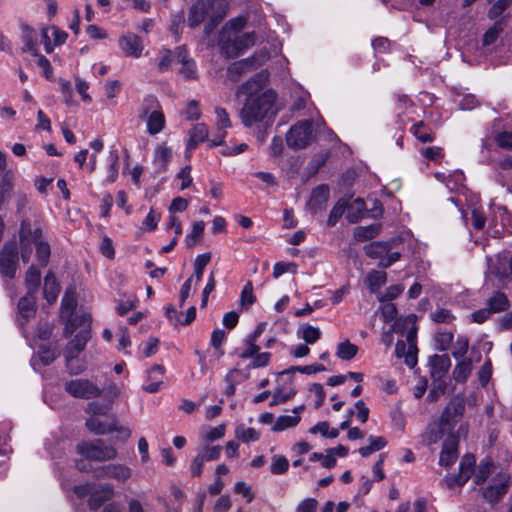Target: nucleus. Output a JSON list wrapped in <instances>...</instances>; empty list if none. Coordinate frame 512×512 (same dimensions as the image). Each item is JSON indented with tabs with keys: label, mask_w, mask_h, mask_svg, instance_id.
Listing matches in <instances>:
<instances>
[{
	"label": "nucleus",
	"mask_w": 512,
	"mask_h": 512,
	"mask_svg": "<svg viewBox=\"0 0 512 512\" xmlns=\"http://www.w3.org/2000/svg\"><path fill=\"white\" fill-rule=\"evenodd\" d=\"M416 337H417V327L413 325L406 333V341L408 344V351L406 355V365L410 368H413L417 364V345H416Z\"/></svg>",
	"instance_id": "nucleus-18"
},
{
	"label": "nucleus",
	"mask_w": 512,
	"mask_h": 512,
	"mask_svg": "<svg viewBox=\"0 0 512 512\" xmlns=\"http://www.w3.org/2000/svg\"><path fill=\"white\" fill-rule=\"evenodd\" d=\"M430 375L432 379H444L445 374L448 372L451 361L447 354L433 355L429 360Z\"/></svg>",
	"instance_id": "nucleus-17"
},
{
	"label": "nucleus",
	"mask_w": 512,
	"mask_h": 512,
	"mask_svg": "<svg viewBox=\"0 0 512 512\" xmlns=\"http://www.w3.org/2000/svg\"><path fill=\"white\" fill-rule=\"evenodd\" d=\"M400 241V239L373 241L364 246V252L371 259H379L378 266L385 269L401 258L400 252L392 251L394 245Z\"/></svg>",
	"instance_id": "nucleus-3"
},
{
	"label": "nucleus",
	"mask_w": 512,
	"mask_h": 512,
	"mask_svg": "<svg viewBox=\"0 0 512 512\" xmlns=\"http://www.w3.org/2000/svg\"><path fill=\"white\" fill-rule=\"evenodd\" d=\"M21 29L23 32L22 39L24 43L22 50L24 52H30L34 56H38L37 41L34 38V29L27 24H22Z\"/></svg>",
	"instance_id": "nucleus-24"
},
{
	"label": "nucleus",
	"mask_w": 512,
	"mask_h": 512,
	"mask_svg": "<svg viewBox=\"0 0 512 512\" xmlns=\"http://www.w3.org/2000/svg\"><path fill=\"white\" fill-rule=\"evenodd\" d=\"M119 47L127 57L139 58L144 49L142 39L131 32H127L120 36Z\"/></svg>",
	"instance_id": "nucleus-11"
},
{
	"label": "nucleus",
	"mask_w": 512,
	"mask_h": 512,
	"mask_svg": "<svg viewBox=\"0 0 512 512\" xmlns=\"http://www.w3.org/2000/svg\"><path fill=\"white\" fill-rule=\"evenodd\" d=\"M205 224L203 221H197L193 224L192 230L186 235L185 242L187 247H193L202 236Z\"/></svg>",
	"instance_id": "nucleus-47"
},
{
	"label": "nucleus",
	"mask_w": 512,
	"mask_h": 512,
	"mask_svg": "<svg viewBox=\"0 0 512 512\" xmlns=\"http://www.w3.org/2000/svg\"><path fill=\"white\" fill-rule=\"evenodd\" d=\"M208 128L204 123L194 125L189 132V140L186 146L187 151L194 150L199 143L207 140Z\"/></svg>",
	"instance_id": "nucleus-19"
},
{
	"label": "nucleus",
	"mask_w": 512,
	"mask_h": 512,
	"mask_svg": "<svg viewBox=\"0 0 512 512\" xmlns=\"http://www.w3.org/2000/svg\"><path fill=\"white\" fill-rule=\"evenodd\" d=\"M411 132L422 143H431L434 141V135L423 121L414 124L411 127Z\"/></svg>",
	"instance_id": "nucleus-36"
},
{
	"label": "nucleus",
	"mask_w": 512,
	"mask_h": 512,
	"mask_svg": "<svg viewBox=\"0 0 512 512\" xmlns=\"http://www.w3.org/2000/svg\"><path fill=\"white\" fill-rule=\"evenodd\" d=\"M161 214L154 209H151L142 223V229L153 231L157 228L160 221Z\"/></svg>",
	"instance_id": "nucleus-58"
},
{
	"label": "nucleus",
	"mask_w": 512,
	"mask_h": 512,
	"mask_svg": "<svg viewBox=\"0 0 512 512\" xmlns=\"http://www.w3.org/2000/svg\"><path fill=\"white\" fill-rule=\"evenodd\" d=\"M89 338L90 331L88 329L81 330L75 335L65 349V358L67 362L78 357V355L85 349Z\"/></svg>",
	"instance_id": "nucleus-15"
},
{
	"label": "nucleus",
	"mask_w": 512,
	"mask_h": 512,
	"mask_svg": "<svg viewBox=\"0 0 512 512\" xmlns=\"http://www.w3.org/2000/svg\"><path fill=\"white\" fill-rule=\"evenodd\" d=\"M256 301L255 296L253 295V285L249 281L246 283V285L243 287L241 292V305L248 309L251 305L254 304Z\"/></svg>",
	"instance_id": "nucleus-57"
},
{
	"label": "nucleus",
	"mask_w": 512,
	"mask_h": 512,
	"mask_svg": "<svg viewBox=\"0 0 512 512\" xmlns=\"http://www.w3.org/2000/svg\"><path fill=\"white\" fill-rule=\"evenodd\" d=\"M447 384L444 379H433V387L427 395V400L430 402L437 401L442 395L445 394Z\"/></svg>",
	"instance_id": "nucleus-45"
},
{
	"label": "nucleus",
	"mask_w": 512,
	"mask_h": 512,
	"mask_svg": "<svg viewBox=\"0 0 512 512\" xmlns=\"http://www.w3.org/2000/svg\"><path fill=\"white\" fill-rule=\"evenodd\" d=\"M36 245V257L41 266H46L49 262L51 250L50 245L46 242H39Z\"/></svg>",
	"instance_id": "nucleus-48"
},
{
	"label": "nucleus",
	"mask_w": 512,
	"mask_h": 512,
	"mask_svg": "<svg viewBox=\"0 0 512 512\" xmlns=\"http://www.w3.org/2000/svg\"><path fill=\"white\" fill-rule=\"evenodd\" d=\"M13 185L8 177H4L0 183V210L9 201Z\"/></svg>",
	"instance_id": "nucleus-55"
},
{
	"label": "nucleus",
	"mask_w": 512,
	"mask_h": 512,
	"mask_svg": "<svg viewBox=\"0 0 512 512\" xmlns=\"http://www.w3.org/2000/svg\"><path fill=\"white\" fill-rule=\"evenodd\" d=\"M491 466L492 463L490 461H481L474 478L476 484H482L486 481L490 475Z\"/></svg>",
	"instance_id": "nucleus-59"
},
{
	"label": "nucleus",
	"mask_w": 512,
	"mask_h": 512,
	"mask_svg": "<svg viewBox=\"0 0 512 512\" xmlns=\"http://www.w3.org/2000/svg\"><path fill=\"white\" fill-rule=\"evenodd\" d=\"M329 198V187L325 184L319 185L313 189L309 200V205L313 210H321L325 207Z\"/></svg>",
	"instance_id": "nucleus-20"
},
{
	"label": "nucleus",
	"mask_w": 512,
	"mask_h": 512,
	"mask_svg": "<svg viewBox=\"0 0 512 512\" xmlns=\"http://www.w3.org/2000/svg\"><path fill=\"white\" fill-rule=\"evenodd\" d=\"M508 477L493 479L491 483L483 489V498L491 503H498L508 491Z\"/></svg>",
	"instance_id": "nucleus-12"
},
{
	"label": "nucleus",
	"mask_w": 512,
	"mask_h": 512,
	"mask_svg": "<svg viewBox=\"0 0 512 512\" xmlns=\"http://www.w3.org/2000/svg\"><path fill=\"white\" fill-rule=\"evenodd\" d=\"M314 138L313 122L302 120L291 126L286 135V143L292 149H303L310 145Z\"/></svg>",
	"instance_id": "nucleus-4"
},
{
	"label": "nucleus",
	"mask_w": 512,
	"mask_h": 512,
	"mask_svg": "<svg viewBox=\"0 0 512 512\" xmlns=\"http://www.w3.org/2000/svg\"><path fill=\"white\" fill-rule=\"evenodd\" d=\"M60 292V286L53 272L49 271L44 278L43 293L48 303H54Z\"/></svg>",
	"instance_id": "nucleus-21"
},
{
	"label": "nucleus",
	"mask_w": 512,
	"mask_h": 512,
	"mask_svg": "<svg viewBox=\"0 0 512 512\" xmlns=\"http://www.w3.org/2000/svg\"><path fill=\"white\" fill-rule=\"evenodd\" d=\"M489 230L495 238L512 234V213L505 207H497L493 219L489 222Z\"/></svg>",
	"instance_id": "nucleus-9"
},
{
	"label": "nucleus",
	"mask_w": 512,
	"mask_h": 512,
	"mask_svg": "<svg viewBox=\"0 0 512 512\" xmlns=\"http://www.w3.org/2000/svg\"><path fill=\"white\" fill-rule=\"evenodd\" d=\"M380 231L381 226L378 224L358 226L354 229L353 236L356 241L363 242L377 237Z\"/></svg>",
	"instance_id": "nucleus-25"
},
{
	"label": "nucleus",
	"mask_w": 512,
	"mask_h": 512,
	"mask_svg": "<svg viewBox=\"0 0 512 512\" xmlns=\"http://www.w3.org/2000/svg\"><path fill=\"white\" fill-rule=\"evenodd\" d=\"M65 391L75 398L91 399L101 395L102 390L88 379H75L65 383Z\"/></svg>",
	"instance_id": "nucleus-8"
},
{
	"label": "nucleus",
	"mask_w": 512,
	"mask_h": 512,
	"mask_svg": "<svg viewBox=\"0 0 512 512\" xmlns=\"http://www.w3.org/2000/svg\"><path fill=\"white\" fill-rule=\"evenodd\" d=\"M112 408V400L107 403H100L98 401L90 402L86 407V412L91 414L92 417L96 415H106Z\"/></svg>",
	"instance_id": "nucleus-46"
},
{
	"label": "nucleus",
	"mask_w": 512,
	"mask_h": 512,
	"mask_svg": "<svg viewBox=\"0 0 512 512\" xmlns=\"http://www.w3.org/2000/svg\"><path fill=\"white\" fill-rule=\"evenodd\" d=\"M431 319L435 323H451L455 319L452 311L446 308H439L431 313Z\"/></svg>",
	"instance_id": "nucleus-53"
},
{
	"label": "nucleus",
	"mask_w": 512,
	"mask_h": 512,
	"mask_svg": "<svg viewBox=\"0 0 512 512\" xmlns=\"http://www.w3.org/2000/svg\"><path fill=\"white\" fill-rule=\"evenodd\" d=\"M458 437L453 433H449L442 445L439 464L449 467L455 463L458 458Z\"/></svg>",
	"instance_id": "nucleus-13"
},
{
	"label": "nucleus",
	"mask_w": 512,
	"mask_h": 512,
	"mask_svg": "<svg viewBox=\"0 0 512 512\" xmlns=\"http://www.w3.org/2000/svg\"><path fill=\"white\" fill-rule=\"evenodd\" d=\"M504 19L497 20L483 35V45L489 46L493 44L503 32Z\"/></svg>",
	"instance_id": "nucleus-35"
},
{
	"label": "nucleus",
	"mask_w": 512,
	"mask_h": 512,
	"mask_svg": "<svg viewBox=\"0 0 512 512\" xmlns=\"http://www.w3.org/2000/svg\"><path fill=\"white\" fill-rule=\"evenodd\" d=\"M112 495V488L110 486L104 487L100 491H95L90 494L88 499V506L91 510L99 509Z\"/></svg>",
	"instance_id": "nucleus-28"
},
{
	"label": "nucleus",
	"mask_w": 512,
	"mask_h": 512,
	"mask_svg": "<svg viewBox=\"0 0 512 512\" xmlns=\"http://www.w3.org/2000/svg\"><path fill=\"white\" fill-rule=\"evenodd\" d=\"M108 476L120 482H124L131 477V469L122 464L107 465Z\"/></svg>",
	"instance_id": "nucleus-34"
},
{
	"label": "nucleus",
	"mask_w": 512,
	"mask_h": 512,
	"mask_svg": "<svg viewBox=\"0 0 512 512\" xmlns=\"http://www.w3.org/2000/svg\"><path fill=\"white\" fill-rule=\"evenodd\" d=\"M387 280V273L384 271L373 270L366 276V283L372 293H376Z\"/></svg>",
	"instance_id": "nucleus-31"
},
{
	"label": "nucleus",
	"mask_w": 512,
	"mask_h": 512,
	"mask_svg": "<svg viewBox=\"0 0 512 512\" xmlns=\"http://www.w3.org/2000/svg\"><path fill=\"white\" fill-rule=\"evenodd\" d=\"M220 49L222 54H224L228 58H235L243 52L239 47V44L237 43L235 37L233 39H221Z\"/></svg>",
	"instance_id": "nucleus-37"
},
{
	"label": "nucleus",
	"mask_w": 512,
	"mask_h": 512,
	"mask_svg": "<svg viewBox=\"0 0 512 512\" xmlns=\"http://www.w3.org/2000/svg\"><path fill=\"white\" fill-rule=\"evenodd\" d=\"M403 291V286L401 285H391L389 286L386 291L379 296L380 302H390L397 298Z\"/></svg>",
	"instance_id": "nucleus-62"
},
{
	"label": "nucleus",
	"mask_w": 512,
	"mask_h": 512,
	"mask_svg": "<svg viewBox=\"0 0 512 512\" xmlns=\"http://www.w3.org/2000/svg\"><path fill=\"white\" fill-rule=\"evenodd\" d=\"M172 156V150L169 147L159 145L154 151V162L159 169L165 170L167 164L171 161Z\"/></svg>",
	"instance_id": "nucleus-32"
},
{
	"label": "nucleus",
	"mask_w": 512,
	"mask_h": 512,
	"mask_svg": "<svg viewBox=\"0 0 512 512\" xmlns=\"http://www.w3.org/2000/svg\"><path fill=\"white\" fill-rule=\"evenodd\" d=\"M235 437L244 443H249L259 440L260 433L255 428H245L243 425H239L235 429Z\"/></svg>",
	"instance_id": "nucleus-39"
},
{
	"label": "nucleus",
	"mask_w": 512,
	"mask_h": 512,
	"mask_svg": "<svg viewBox=\"0 0 512 512\" xmlns=\"http://www.w3.org/2000/svg\"><path fill=\"white\" fill-rule=\"evenodd\" d=\"M18 313L25 320L28 321L35 316L36 305L34 294H26L20 298L18 302Z\"/></svg>",
	"instance_id": "nucleus-23"
},
{
	"label": "nucleus",
	"mask_w": 512,
	"mask_h": 512,
	"mask_svg": "<svg viewBox=\"0 0 512 512\" xmlns=\"http://www.w3.org/2000/svg\"><path fill=\"white\" fill-rule=\"evenodd\" d=\"M138 118L146 122L147 132L150 135L160 133L165 127V115L154 95H146L143 98L138 108Z\"/></svg>",
	"instance_id": "nucleus-2"
},
{
	"label": "nucleus",
	"mask_w": 512,
	"mask_h": 512,
	"mask_svg": "<svg viewBox=\"0 0 512 512\" xmlns=\"http://www.w3.org/2000/svg\"><path fill=\"white\" fill-rule=\"evenodd\" d=\"M329 155V151H322L320 153L315 154L312 157V159L305 168L307 178H310L317 174V172L326 164Z\"/></svg>",
	"instance_id": "nucleus-26"
},
{
	"label": "nucleus",
	"mask_w": 512,
	"mask_h": 512,
	"mask_svg": "<svg viewBox=\"0 0 512 512\" xmlns=\"http://www.w3.org/2000/svg\"><path fill=\"white\" fill-rule=\"evenodd\" d=\"M496 144L507 150H512V131H503L495 136Z\"/></svg>",
	"instance_id": "nucleus-63"
},
{
	"label": "nucleus",
	"mask_w": 512,
	"mask_h": 512,
	"mask_svg": "<svg viewBox=\"0 0 512 512\" xmlns=\"http://www.w3.org/2000/svg\"><path fill=\"white\" fill-rule=\"evenodd\" d=\"M475 467V457L471 454H466L462 457L459 464V473L467 475L470 479Z\"/></svg>",
	"instance_id": "nucleus-51"
},
{
	"label": "nucleus",
	"mask_w": 512,
	"mask_h": 512,
	"mask_svg": "<svg viewBox=\"0 0 512 512\" xmlns=\"http://www.w3.org/2000/svg\"><path fill=\"white\" fill-rule=\"evenodd\" d=\"M109 161L107 181L114 183L118 177L119 171V155L116 149L110 151Z\"/></svg>",
	"instance_id": "nucleus-44"
},
{
	"label": "nucleus",
	"mask_w": 512,
	"mask_h": 512,
	"mask_svg": "<svg viewBox=\"0 0 512 512\" xmlns=\"http://www.w3.org/2000/svg\"><path fill=\"white\" fill-rule=\"evenodd\" d=\"M221 450L222 447L220 445L206 446L199 452V455L204 458V461H214L220 457Z\"/></svg>",
	"instance_id": "nucleus-61"
},
{
	"label": "nucleus",
	"mask_w": 512,
	"mask_h": 512,
	"mask_svg": "<svg viewBox=\"0 0 512 512\" xmlns=\"http://www.w3.org/2000/svg\"><path fill=\"white\" fill-rule=\"evenodd\" d=\"M447 429H442L440 423L438 425H430L423 435L424 441L427 445L437 443L444 435Z\"/></svg>",
	"instance_id": "nucleus-42"
},
{
	"label": "nucleus",
	"mask_w": 512,
	"mask_h": 512,
	"mask_svg": "<svg viewBox=\"0 0 512 512\" xmlns=\"http://www.w3.org/2000/svg\"><path fill=\"white\" fill-rule=\"evenodd\" d=\"M345 208H346L345 203H343L341 201H338L333 206L332 210L330 211V214H329V217H328V220H327V225L330 226V227L335 226L336 223L338 222V220L344 214Z\"/></svg>",
	"instance_id": "nucleus-56"
},
{
	"label": "nucleus",
	"mask_w": 512,
	"mask_h": 512,
	"mask_svg": "<svg viewBox=\"0 0 512 512\" xmlns=\"http://www.w3.org/2000/svg\"><path fill=\"white\" fill-rule=\"evenodd\" d=\"M464 412L465 402L463 398L459 396L451 398L441 414L439 421L441 428L447 429L451 433L455 425L461 420Z\"/></svg>",
	"instance_id": "nucleus-6"
},
{
	"label": "nucleus",
	"mask_w": 512,
	"mask_h": 512,
	"mask_svg": "<svg viewBox=\"0 0 512 512\" xmlns=\"http://www.w3.org/2000/svg\"><path fill=\"white\" fill-rule=\"evenodd\" d=\"M271 359V353L269 352H263V353H257L253 358L251 363L247 366L248 369L253 368H261L266 367Z\"/></svg>",
	"instance_id": "nucleus-60"
},
{
	"label": "nucleus",
	"mask_w": 512,
	"mask_h": 512,
	"mask_svg": "<svg viewBox=\"0 0 512 512\" xmlns=\"http://www.w3.org/2000/svg\"><path fill=\"white\" fill-rule=\"evenodd\" d=\"M212 6L209 0H197L190 8L188 16V25L191 28L199 26L208 14Z\"/></svg>",
	"instance_id": "nucleus-16"
},
{
	"label": "nucleus",
	"mask_w": 512,
	"mask_h": 512,
	"mask_svg": "<svg viewBox=\"0 0 512 512\" xmlns=\"http://www.w3.org/2000/svg\"><path fill=\"white\" fill-rule=\"evenodd\" d=\"M176 61L181 64L179 69L180 75L185 79H196L197 68L193 59L189 58L188 52L184 46H179L175 49Z\"/></svg>",
	"instance_id": "nucleus-14"
},
{
	"label": "nucleus",
	"mask_w": 512,
	"mask_h": 512,
	"mask_svg": "<svg viewBox=\"0 0 512 512\" xmlns=\"http://www.w3.org/2000/svg\"><path fill=\"white\" fill-rule=\"evenodd\" d=\"M469 349V341L465 337H458L452 355L455 359H464Z\"/></svg>",
	"instance_id": "nucleus-54"
},
{
	"label": "nucleus",
	"mask_w": 512,
	"mask_h": 512,
	"mask_svg": "<svg viewBox=\"0 0 512 512\" xmlns=\"http://www.w3.org/2000/svg\"><path fill=\"white\" fill-rule=\"evenodd\" d=\"M211 260V253L207 252L204 254H200L196 257L194 261V274L193 277H195L197 282H200L202 280L203 272L205 270V267Z\"/></svg>",
	"instance_id": "nucleus-43"
},
{
	"label": "nucleus",
	"mask_w": 512,
	"mask_h": 512,
	"mask_svg": "<svg viewBox=\"0 0 512 512\" xmlns=\"http://www.w3.org/2000/svg\"><path fill=\"white\" fill-rule=\"evenodd\" d=\"M471 371L472 360L470 358H464L456 364L453 370V378L458 383H464L470 376Z\"/></svg>",
	"instance_id": "nucleus-27"
},
{
	"label": "nucleus",
	"mask_w": 512,
	"mask_h": 512,
	"mask_svg": "<svg viewBox=\"0 0 512 512\" xmlns=\"http://www.w3.org/2000/svg\"><path fill=\"white\" fill-rule=\"evenodd\" d=\"M298 337H301L307 344H314L321 337L319 328L314 327L308 323L300 325L297 331Z\"/></svg>",
	"instance_id": "nucleus-29"
},
{
	"label": "nucleus",
	"mask_w": 512,
	"mask_h": 512,
	"mask_svg": "<svg viewBox=\"0 0 512 512\" xmlns=\"http://www.w3.org/2000/svg\"><path fill=\"white\" fill-rule=\"evenodd\" d=\"M176 60L175 51L162 49L158 54L157 68L160 72H166L170 69L173 61Z\"/></svg>",
	"instance_id": "nucleus-41"
},
{
	"label": "nucleus",
	"mask_w": 512,
	"mask_h": 512,
	"mask_svg": "<svg viewBox=\"0 0 512 512\" xmlns=\"http://www.w3.org/2000/svg\"><path fill=\"white\" fill-rule=\"evenodd\" d=\"M491 7L488 10V18L495 20L511 5L512 0H487Z\"/></svg>",
	"instance_id": "nucleus-38"
},
{
	"label": "nucleus",
	"mask_w": 512,
	"mask_h": 512,
	"mask_svg": "<svg viewBox=\"0 0 512 512\" xmlns=\"http://www.w3.org/2000/svg\"><path fill=\"white\" fill-rule=\"evenodd\" d=\"M275 100L276 94L272 90L250 95L240 112L242 123L251 127L255 123L271 120L276 115Z\"/></svg>",
	"instance_id": "nucleus-1"
},
{
	"label": "nucleus",
	"mask_w": 512,
	"mask_h": 512,
	"mask_svg": "<svg viewBox=\"0 0 512 512\" xmlns=\"http://www.w3.org/2000/svg\"><path fill=\"white\" fill-rule=\"evenodd\" d=\"M358 347L348 340L341 342L337 347L336 356L342 360H351L357 354Z\"/></svg>",
	"instance_id": "nucleus-40"
},
{
	"label": "nucleus",
	"mask_w": 512,
	"mask_h": 512,
	"mask_svg": "<svg viewBox=\"0 0 512 512\" xmlns=\"http://www.w3.org/2000/svg\"><path fill=\"white\" fill-rule=\"evenodd\" d=\"M41 282V273L34 266H30L26 272L25 285L28 294H35L38 291Z\"/></svg>",
	"instance_id": "nucleus-30"
},
{
	"label": "nucleus",
	"mask_w": 512,
	"mask_h": 512,
	"mask_svg": "<svg viewBox=\"0 0 512 512\" xmlns=\"http://www.w3.org/2000/svg\"><path fill=\"white\" fill-rule=\"evenodd\" d=\"M487 307L494 313H500L508 310L510 302L504 292L496 291L487 299Z\"/></svg>",
	"instance_id": "nucleus-22"
},
{
	"label": "nucleus",
	"mask_w": 512,
	"mask_h": 512,
	"mask_svg": "<svg viewBox=\"0 0 512 512\" xmlns=\"http://www.w3.org/2000/svg\"><path fill=\"white\" fill-rule=\"evenodd\" d=\"M289 468L288 459L284 456H274L270 466V471L274 475L284 474Z\"/></svg>",
	"instance_id": "nucleus-49"
},
{
	"label": "nucleus",
	"mask_w": 512,
	"mask_h": 512,
	"mask_svg": "<svg viewBox=\"0 0 512 512\" xmlns=\"http://www.w3.org/2000/svg\"><path fill=\"white\" fill-rule=\"evenodd\" d=\"M85 425L90 432L96 435L118 432L124 440L131 436V430L127 427L117 426L115 419L110 423H105L96 417H90L86 420Z\"/></svg>",
	"instance_id": "nucleus-10"
},
{
	"label": "nucleus",
	"mask_w": 512,
	"mask_h": 512,
	"mask_svg": "<svg viewBox=\"0 0 512 512\" xmlns=\"http://www.w3.org/2000/svg\"><path fill=\"white\" fill-rule=\"evenodd\" d=\"M18 248L15 241L6 242L0 251V274L13 279L18 268Z\"/></svg>",
	"instance_id": "nucleus-7"
},
{
	"label": "nucleus",
	"mask_w": 512,
	"mask_h": 512,
	"mask_svg": "<svg viewBox=\"0 0 512 512\" xmlns=\"http://www.w3.org/2000/svg\"><path fill=\"white\" fill-rule=\"evenodd\" d=\"M300 420H301L300 415H293V416L281 415L276 419V421L272 427V431L281 432L288 428L295 427L298 425Z\"/></svg>",
	"instance_id": "nucleus-33"
},
{
	"label": "nucleus",
	"mask_w": 512,
	"mask_h": 512,
	"mask_svg": "<svg viewBox=\"0 0 512 512\" xmlns=\"http://www.w3.org/2000/svg\"><path fill=\"white\" fill-rule=\"evenodd\" d=\"M453 340V334L450 332H438L435 335V341L437 349L439 351H445Z\"/></svg>",
	"instance_id": "nucleus-64"
},
{
	"label": "nucleus",
	"mask_w": 512,
	"mask_h": 512,
	"mask_svg": "<svg viewBox=\"0 0 512 512\" xmlns=\"http://www.w3.org/2000/svg\"><path fill=\"white\" fill-rule=\"evenodd\" d=\"M76 450L85 459L99 462L113 460L117 456L116 449L113 446L105 445L102 439L81 442L77 445Z\"/></svg>",
	"instance_id": "nucleus-5"
},
{
	"label": "nucleus",
	"mask_w": 512,
	"mask_h": 512,
	"mask_svg": "<svg viewBox=\"0 0 512 512\" xmlns=\"http://www.w3.org/2000/svg\"><path fill=\"white\" fill-rule=\"evenodd\" d=\"M325 366L322 364H312V365H306V366H292L291 368L281 372V374L285 373H294V372H300L303 374H315L317 372L325 371Z\"/></svg>",
	"instance_id": "nucleus-52"
},
{
	"label": "nucleus",
	"mask_w": 512,
	"mask_h": 512,
	"mask_svg": "<svg viewBox=\"0 0 512 512\" xmlns=\"http://www.w3.org/2000/svg\"><path fill=\"white\" fill-rule=\"evenodd\" d=\"M38 354L40 361L46 366L53 363L54 360L58 357L56 349L47 345L40 346Z\"/></svg>",
	"instance_id": "nucleus-50"
}]
</instances>
